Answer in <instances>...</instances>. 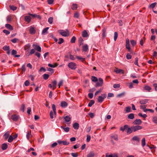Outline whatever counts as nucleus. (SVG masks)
<instances>
[{
  "mask_svg": "<svg viewBox=\"0 0 157 157\" xmlns=\"http://www.w3.org/2000/svg\"><path fill=\"white\" fill-rule=\"evenodd\" d=\"M125 130H127L126 132L128 134H130L133 131V126L129 127L127 124L124 125L123 127H121L120 128V130L123 132Z\"/></svg>",
  "mask_w": 157,
  "mask_h": 157,
  "instance_id": "obj_1",
  "label": "nucleus"
},
{
  "mask_svg": "<svg viewBox=\"0 0 157 157\" xmlns=\"http://www.w3.org/2000/svg\"><path fill=\"white\" fill-rule=\"evenodd\" d=\"M66 31H65L63 30H60L58 31V32L62 36L66 37L68 36L69 35L68 30L67 29Z\"/></svg>",
  "mask_w": 157,
  "mask_h": 157,
  "instance_id": "obj_2",
  "label": "nucleus"
},
{
  "mask_svg": "<svg viewBox=\"0 0 157 157\" xmlns=\"http://www.w3.org/2000/svg\"><path fill=\"white\" fill-rule=\"evenodd\" d=\"M106 95L105 94H101V96H98L97 99L99 103L102 102L104 99L106 98Z\"/></svg>",
  "mask_w": 157,
  "mask_h": 157,
  "instance_id": "obj_3",
  "label": "nucleus"
},
{
  "mask_svg": "<svg viewBox=\"0 0 157 157\" xmlns=\"http://www.w3.org/2000/svg\"><path fill=\"white\" fill-rule=\"evenodd\" d=\"M67 66L69 68L72 70H75L77 67L76 64L73 62H71L68 63Z\"/></svg>",
  "mask_w": 157,
  "mask_h": 157,
  "instance_id": "obj_4",
  "label": "nucleus"
},
{
  "mask_svg": "<svg viewBox=\"0 0 157 157\" xmlns=\"http://www.w3.org/2000/svg\"><path fill=\"white\" fill-rule=\"evenodd\" d=\"M103 84V81L101 78H99L98 79V82H97L95 85V87H101L102 86Z\"/></svg>",
  "mask_w": 157,
  "mask_h": 157,
  "instance_id": "obj_5",
  "label": "nucleus"
},
{
  "mask_svg": "<svg viewBox=\"0 0 157 157\" xmlns=\"http://www.w3.org/2000/svg\"><path fill=\"white\" fill-rule=\"evenodd\" d=\"M29 32L30 34L33 35L36 33V30L34 27L31 26L29 27Z\"/></svg>",
  "mask_w": 157,
  "mask_h": 157,
  "instance_id": "obj_6",
  "label": "nucleus"
},
{
  "mask_svg": "<svg viewBox=\"0 0 157 157\" xmlns=\"http://www.w3.org/2000/svg\"><path fill=\"white\" fill-rule=\"evenodd\" d=\"M33 47L34 48V49H36L39 52H41V48L39 45L33 44Z\"/></svg>",
  "mask_w": 157,
  "mask_h": 157,
  "instance_id": "obj_7",
  "label": "nucleus"
},
{
  "mask_svg": "<svg viewBox=\"0 0 157 157\" xmlns=\"http://www.w3.org/2000/svg\"><path fill=\"white\" fill-rule=\"evenodd\" d=\"M133 132H135L137 131L140 130L142 128V127L139 125H136L135 126H133Z\"/></svg>",
  "mask_w": 157,
  "mask_h": 157,
  "instance_id": "obj_8",
  "label": "nucleus"
},
{
  "mask_svg": "<svg viewBox=\"0 0 157 157\" xmlns=\"http://www.w3.org/2000/svg\"><path fill=\"white\" fill-rule=\"evenodd\" d=\"M126 47L129 51L131 50V48L130 46L129 40L127 38L126 39Z\"/></svg>",
  "mask_w": 157,
  "mask_h": 157,
  "instance_id": "obj_9",
  "label": "nucleus"
},
{
  "mask_svg": "<svg viewBox=\"0 0 157 157\" xmlns=\"http://www.w3.org/2000/svg\"><path fill=\"white\" fill-rule=\"evenodd\" d=\"M142 121L140 119H136L133 121L132 123L134 125H140L141 124Z\"/></svg>",
  "mask_w": 157,
  "mask_h": 157,
  "instance_id": "obj_10",
  "label": "nucleus"
},
{
  "mask_svg": "<svg viewBox=\"0 0 157 157\" xmlns=\"http://www.w3.org/2000/svg\"><path fill=\"white\" fill-rule=\"evenodd\" d=\"M82 51L83 52H86L88 50V46L87 44H85L82 47Z\"/></svg>",
  "mask_w": 157,
  "mask_h": 157,
  "instance_id": "obj_11",
  "label": "nucleus"
},
{
  "mask_svg": "<svg viewBox=\"0 0 157 157\" xmlns=\"http://www.w3.org/2000/svg\"><path fill=\"white\" fill-rule=\"evenodd\" d=\"M135 118L134 114L133 113H131L128 115L126 118L127 119L132 120Z\"/></svg>",
  "mask_w": 157,
  "mask_h": 157,
  "instance_id": "obj_12",
  "label": "nucleus"
},
{
  "mask_svg": "<svg viewBox=\"0 0 157 157\" xmlns=\"http://www.w3.org/2000/svg\"><path fill=\"white\" fill-rule=\"evenodd\" d=\"M60 105L62 107H65L67 106L68 104L66 101H63L61 102Z\"/></svg>",
  "mask_w": 157,
  "mask_h": 157,
  "instance_id": "obj_13",
  "label": "nucleus"
},
{
  "mask_svg": "<svg viewBox=\"0 0 157 157\" xmlns=\"http://www.w3.org/2000/svg\"><path fill=\"white\" fill-rule=\"evenodd\" d=\"M12 119L14 121H17L18 119V116L16 115H13L11 116Z\"/></svg>",
  "mask_w": 157,
  "mask_h": 157,
  "instance_id": "obj_14",
  "label": "nucleus"
},
{
  "mask_svg": "<svg viewBox=\"0 0 157 157\" xmlns=\"http://www.w3.org/2000/svg\"><path fill=\"white\" fill-rule=\"evenodd\" d=\"M17 53V52L16 50L13 49L12 51L11 54L13 55L15 57H18L20 56V55H16Z\"/></svg>",
  "mask_w": 157,
  "mask_h": 157,
  "instance_id": "obj_15",
  "label": "nucleus"
},
{
  "mask_svg": "<svg viewBox=\"0 0 157 157\" xmlns=\"http://www.w3.org/2000/svg\"><path fill=\"white\" fill-rule=\"evenodd\" d=\"M5 27L10 30H12L13 29V27L10 24H7L5 25Z\"/></svg>",
  "mask_w": 157,
  "mask_h": 157,
  "instance_id": "obj_16",
  "label": "nucleus"
},
{
  "mask_svg": "<svg viewBox=\"0 0 157 157\" xmlns=\"http://www.w3.org/2000/svg\"><path fill=\"white\" fill-rule=\"evenodd\" d=\"M25 20L28 23H29L31 21V18L29 16H27L25 17Z\"/></svg>",
  "mask_w": 157,
  "mask_h": 157,
  "instance_id": "obj_17",
  "label": "nucleus"
},
{
  "mask_svg": "<svg viewBox=\"0 0 157 157\" xmlns=\"http://www.w3.org/2000/svg\"><path fill=\"white\" fill-rule=\"evenodd\" d=\"M82 36L84 37H87L88 36V35L87 31L86 30H84L82 32Z\"/></svg>",
  "mask_w": 157,
  "mask_h": 157,
  "instance_id": "obj_18",
  "label": "nucleus"
},
{
  "mask_svg": "<svg viewBox=\"0 0 157 157\" xmlns=\"http://www.w3.org/2000/svg\"><path fill=\"white\" fill-rule=\"evenodd\" d=\"M148 100L147 99H143L140 101V103L141 104H145L148 102Z\"/></svg>",
  "mask_w": 157,
  "mask_h": 157,
  "instance_id": "obj_19",
  "label": "nucleus"
},
{
  "mask_svg": "<svg viewBox=\"0 0 157 157\" xmlns=\"http://www.w3.org/2000/svg\"><path fill=\"white\" fill-rule=\"evenodd\" d=\"M114 71L117 73H121L124 74V71L123 70L121 69H116Z\"/></svg>",
  "mask_w": 157,
  "mask_h": 157,
  "instance_id": "obj_20",
  "label": "nucleus"
},
{
  "mask_svg": "<svg viewBox=\"0 0 157 157\" xmlns=\"http://www.w3.org/2000/svg\"><path fill=\"white\" fill-rule=\"evenodd\" d=\"M79 127V124L77 123H75L73 124V127L76 129H78Z\"/></svg>",
  "mask_w": 157,
  "mask_h": 157,
  "instance_id": "obj_21",
  "label": "nucleus"
},
{
  "mask_svg": "<svg viewBox=\"0 0 157 157\" xmlns=\"http://www.w3.org/2000/svg\"><path fill=\"white\" fill-rule=\"evenodd\" d=\"M125 111L126 113H128L131 111V108L130 106L126 107L125 109Z\"/></svg>",
  "mask_w": 157,
  "mask_h": 157,
  "instance_id": "obj_22",
  "label": "nucleus"
},
{
  "mask_svg": "<svg viewBox=\"0 0 157 157\" xmlns=\"http://www.w3.org/2000/svg\"><path fill=\"white\" fill-rule=\"evenodd\" d=\"M49 29V27H46L44 28L42 31V34L45 35L48 33V30Z\"/></svg>",
  "mask_w": 157,
  "mask_h": 157,
  "instance_id": "obj_23",
  "label": "nucleus"
},
{
  "mask_svg": "<svg viewBox=\"0 0 157 157\" xmlns=\"http://www.w3.org/2000/svg\"><path fill=\"white\" fill-rule=\"evenodd\" d=\"M106 28H104L102 30V37L104 38L106 36Z\"/></svg>",
  "mask_w": 157,
  "mask_h": 157,
  "instance_id": "obj_24",
  "label": "nucleus"
},
{
  "mask_svg": "<svg viewBox=\"0 0 157 157\" xmlns=\"http://www.w3.org/2000/svg\"><path fill=\"white\" fill-rule=\"evenodd\" d=\"M7 147L8 146L7 144L4 143L2 145V148L3 150H5L7 148Z\"/></svg>",
  "mask_w": 157,
  "mask_h": 157,
  "instance_id": "obj_25",
  "label": "nucleus"
},
{
  "mask_svg": "<svg viewBox=\"0 0 157 157\" xmlns=\"http://www.w3.org/2000/svg\"><path fill=\"white\" fill-rule=\"evenodd\" d=\"M10 136V132L8 131L6 132L4 135V136L5 137V139L6 140Z\"/></svg>",
  "mask_w": 157,
  "mask_h": 157,
  "instance_id": "obj_26",
  "label": "nucleus"
},
{
  "mask_svg": "<svg viewBox=\"0 0 157 157\" xmlns=\"http://www.w3.org/2000/svg\"><path fill=\"white\" fill-rule=\"evenodd\" d=\"M52 109L54 112V113L55 116L56 115V107L55 104H53L52 105Z\"/></svg>",
  "mask_w": 157,
  "mask_h": 157,
  "instance_id": "obj_27",
  "label": "nucleus"
},
{
  "mask_svg": "<svg viewBox=\"0 0 157 157\" xmlns=\"http://www.w3.org/2000/svg\"><path fill=\"white\" fill-rule=\"evenodd\" d=\"M144 89L147 91L149 92L151 89L149 86H146L144 87Z\"/></svg>",
  "mask_w": 157,
  "mask_h": 157,
  "instance_id": "obj_28",
  "label": "nucleus"
},
{
  "mask_svg": "<svg viewBox=\"0 0 157 157\" xmlns=\"http://www.w3.org/2000/svg\"><path fill=\"white\" fill-rule=\"evenodd\" d=\"M156 4L157 3L156 2L153 3L151 4L148 6V8H150L153 9L155 7Z\"/></svg>",
  "mask_w": 157,
  "mask_h": 157,
  "instance_id": "obj_29",
  "label": "nucleus"
},
{
  "mask_svg": "<svg viewBox=\"0 0 157 157\" xmlns=\"http://www.w3.org/2000/svg\"><path fill=\"white\" fill-rule=\"evenodd\" d=\"M132 140H135L137 141L138 142H139L140 141V139L137 136H134L132 139Z\"/></svg>",
  "mask_w": 157,
  "mask_h": 157,
  "instance_id": "obj_30",
  "label": "nucleus"
},
{
  "mask_svg": "<svg viewBox=\"0 0 157 157\" xmlns=\"http://www.w3.org/2000/svg\"><path fill=\"white\" fill-rule=\"evenodd\" d=\"M94 155V153L93 151H91L87 155V157H93Z\"/></svg>",
  "mask_w": 157,
  "mask_h": 157,
  "instance_id": "obj_31",
  "label": "nucleus"
},
{
  "mask_svg": "<svg viewBox=\"0 0 157 157\" xmlns=\"http://www.w3.org/2000/svg\"><path fill=\"white\" fill-rule=\"evenodd\" d=\"M64 119L65 121L67 122L70 121L71 120V118L68 116H66L65 117H64Z\"/></svg>",
  "mask_w": 157,
  "mask_h": 157,
  "instance_id": "obj_32",
  "label": "nucleus"
},
{
  "mask_svg": "<svg viewBox=\"0 0 157 157\" xmlns=\"http://www.w3.org/2000/svg\"><path fill=\"white\" fill-rule=\"evenodd\" d=\"M30 46V44H28L25 46L24 49L25 50H28L29 49Z\"/></svg>",
  "mask_w": 157,
  "mask_h": 157,
  "instance_id": "obj_33",
  "label": "nucleus"
},
{
  "mask_svg": "<svg viewBox=\"0 0 157 157\" xmlns=\"http://www.w3.org/2000/svg\"><path fill=\"white\" fill-rule=\"evenodd\" d=\"M152 121L155 124H157V116H154L152 118Z\"/></svg>",
  "mask_w": 157,
  "mask_h": 157,
  "instance_id": "obj_34",
  "label": "nucleus"
},
{
  "mask_svg": "<svg viewBox=\"0 0 157 157\" xmlns=\"http://www.w3.org/2000/svg\"><path fill=\"white\" fill-rule=\"evenodd\" d=\"M111 138L112 139H113L116 141H117L118 140V136L116 135L111 136Z\"/></svg>",
  "mask_w": 157,
  "mask_h": 157,
  "instance_id": "obj_35",
  "label": "nucleus"
},
{
  "mask_svg": "<svg viewBox=\"0 0 157 157\" xmlns=\"http://www.w3.org/2000/svg\"><path fill=\"white\" fill-rule=\"evenodd\" d=\"M83 39L82 38L80 37V38H79L78 42L79 44V46H80L81 45L83 44Z\"/></svg>",
  "mask_w": 157,
  "mask_h": 157,
  "instance_id": "obj_36",
  "label": "nucleus"
},
{
  "mask_svg": "<svg viewBox=\"0 0 157 157\" xmlns=\"http://www.w3.org/2000/svg\"><path fill=\"white\" fill-rule=\"evenodd\" d=\"M141 144L143 147H144L145 145V138H143L141 140Z\"/></svg>",
  "mask_w": 157,
  "mask_h": 157,
  "instance_id": "obj_37",
  "label": "nucleus"
},
{
  "mask_svg": "<svg viewBox=\"0 0 157 157\" xmlns=\"http://www.w3.org/2000/svg\"><path fill=\"white\" fill-rule=\"evenodd\" d=\"M91 80L93 82H97L98 80L97 78L94 76H92L91 77Z\"/></svg>",
  "mask_w": 157,
  "mask_h": 157,
  "instance_id": "obj_38",
  "label": "nucleus"
},
{
  "mask_svg": "<svg viewBox=\"0 0 157 157\" xmlns=\"http://www.w3.org/2000/svg\"><path fill=\"white\" fill-rule=\"evenodd\" d=\"M61 128H62L64 131L66 132H68L69 131L70 128L69 127L64 128L63 127L61 126Z\"/></svg>",
  "mask_w": 157,
  "mask_h": 157,
  "instance_id": "obj_39",
  "label": "nucleus"
},
{
  "mask_svg": "<svg viewBox=\"0 0 157 157\" xmlns=\"http://www.w3.org/2000/svg\"><path fill=\"white\" fill-rule=\"evenodd\" d=\"M77 8V5L76 4H73L71 6V9L73 10H76Z\"/></svg>",
  "mask_w": 157,
  "mask_h": 157,
  "instance_id": "obj_40",
  "label": "nucleus"
},
{
  "mask_svg": "<svg viewBox=\"0 0 157 157\" xmlns=\"http://www.w3.org/2000/svg\"><path fill=\"white\" fill-rule=\"evenodd\" d=\"M76 57L78 59L81 60L82 62H83L85 60V58L81 57L78 56H76Z\"/></svg>",
  "mask_w": 157,
  "mask_h": 157,
  "instance_id": "obj_41",
  "label": "nucleus"
},
{
  "mask_svg": "<svg viewBox=\"0 0 157 157\" xmlns=\"http://www.w3.org/2000/svg\"><path fill=\"white\" fill-rule=\"evenodd\" d=\"M14 139V138L12 137V136H10L9 138V139L8 140V141L9 142L11 143V142Z\"/></svg>",
  "mask_w": 157,
  "mask_h": 157,
  "instance_id": "obj_42",
  "label": "nucleus"
},
{
  "mask_svg": "<svg viewBox=\"0 0 157 157\" xmlns=\"http://www.w3.org/2000/svg\"><path fill=\"white\" fill-rule=\"evenodd\" d=\"M94 103V101L93 100H91L90 102L89 103L88 106L89 107H91Z\"/></svg>",
  "mask_w": 157,
  "mask_h": 157,
  "instance_id": "obj_43",
  "label": "nucleus"
},
{
  "mask_svg": "<svg viewBox=\"0 0 157 157\" xmlns=\"http://www.w3.org/2000/svg\"><path fill=\"white\" fill-rule=\"evenodd\" d=\"M56 81H54L52 82V86L53 87V89L54 90L55 89L56 87Z\"/></svg>",
  "mask_w": 157,
  "mask_h": 157,
  "instance_id": "obj_44",
  "label": "nucleus"
},
{
  "mask_svg": "<svg viewBox=\"0 0 157 157\" xmlns=\"http://www.w3.org/2000/svg\"><path fill=\"white\" fill-rule=\"evenodd\" d=\"M138 115L139 116L144 118H145L147 117V116L146 115V114H142V113H139L138 114Z\"/></svg>",
  "mask_w": 157,
  "mask_h": 157,
  "instance_id": "obj_45",
  "label": "nucleus"
},
{
  "mask_svg": "<svg viewBox=\"0 0 157 157\" xmlns=\"http://www.w3.org/2000/svg\"><path fill=\"white\" fill-rule=\"evenodd\" d=\"M2 48L5 51H6L10 49L9 46L7 45L4 46Z\"/></svg>",
  "mask_w": 157,
  "mask_h": 157,
  "instance_id": "obj_46",
  "label": "nucleus"
},
{
  "mask_svg": "<svg viewBox=\"0 0 157 157\" xmlns=\"http://www.w3.org/2000/svg\"><path fill=\"white\" fill-rule=\"evenodd\" d=\"M10 8L13 11H14L17 9V7L16 6H9Z\"/></svg>",
  "mask_w": 157,
  "mask_h": 157,
  "instance_id": "obj_47",
  "label": "nucleus"
},
{
  "mask_svg": "<svg viewBox=\"0 0 157 157\" xmlns=\"http://www.w3.org/2000/svg\"><path fill=\"white\" fill-rule=\"evenodd\" d=\"M59 41L58 43L59 44H60L64 42V40L62 38H60L59 39Z\"/></svg>",
  "mask_w": 157,
  "mask_h": 157,
  "instance_id": "obj_48",
  "label": "nucleus"
},
{
  "mask_svg": "<svg viewBox=\"0 0 157 157\" xmlns=\"http://www.w3.org/2000/svg\"><path fill=\"white\" fill-rule=\"evenodd\" d=\"M76 40V37L75 36H73L71 39V43H75Z\"/></svg>",
  "mask_w": 157,
  "mask_h": 157,
  "instance_id": "obj_49",
  "label": "nucleus"
},
{
  "mask_svg": "<svg viewBox=\"0 0 157 157\" xmlns=\"http://www.w3.org/2000/svg\"><path fill=\"white\" fill-rule=\"evenodd\" d=\"M25 105L24 104H22L21 106L20 109L23 112H24L25 111Z\"/></svg>",
  "mask_w": 157,
  "mask_h": 157,
  "instance_id": "obj_50",
  "label": "nucleus"
},
{
  "mask_svg": "<svg viewBox=\"0 0 157 157\" xmlns=\"http://www.w3.org/2000/svg\"><path fill=\"white\" fill-rule=\"evenodd\" d=\"M53 21V18L52 17H50L48 19V22L50 24L52 23Z\"/></svg>",
  "mask_w": 157,
  "mask_h": 157,
  "instance_id": "obj_51",
  "label": "nucleus"
},
{
  "mask_svg": "<svg viewBox=\"0 0 157 157\" xmlns=\"http://www.w3.org/2000/svg\"><path fill=\"white\" fill-rule=\"evenodd\" d=\"M118 37V33L117 32H115L114 33V40L115 41Z\"/></svg>",
  "mask_w": 157,
  "mask_h": 157,
  "instance_id": "obj_52",
  "label": "nucleus"
},
{
  "mask_svg": "<svg viewBox=\"0 0 157 157\" xmlns=\"http://www.w3.org/2000/svg\"><path fill=\"white\" fill-rule=\"evenodd\" d=\"M131 44L133 46H134L136 44V41L134 40H131L130 41Z\"/></svg>",
  "mask_w": 157,
  "mask_h": 157,
  "instance_id": "obj_53",
  "label": "nucleus"
},
{
  "mask_svg": "<svg viewBox=\"0 0 157 157\" xmlns=\"http://www.w3.org/2000/svg\"><path fill=\"white\" fill-rule=\"evenodd\" d=\"M49 77V75L48 74H44L43 75V78L45 80L47 79Z\"/></svg>",
  "mask_w": 157,
  "mask_h": 157,
  "instance_id": "obj_54",
  "label": "nucleus"
},
{
  "mask_svg": "<svg viewBox=\"0 0 157 157\" xmlns=\"http://www.w3.org/2000/svg\"><path fill=\"white\" fill-rule=\"evenodd\" d=\"M120 87V85L119 84H115L113 85V87L114 88H119Z\"/></svg>",
  "mask_w": 157,
  "mask_h": 157,
  "instance_id": "obj_55",
  "label": "nucleus"
},
{
  "mask_svg": "<svg viewBox=\"0 0 157 157\" xmlns=\"http://www.w3.org/2000/svg\"><path fill=\"white\" fill-rule=\"evenodd\" d=\"M71 154L73 157H77L78 156L77 153H71Z\"/></svg>",
  "mask_w": 157,
  "mask_h": 157,
  "instance_id": "obj_56",
  "label": "nucleus"
},
{
  "mask_svg": "<svg viewBox=\"0 0 157 157\" xmlns=\"http://www.w3.org/2000/svg\"><path fill=\"white\" fill-rule=\"evenodd\" d=\"M3 32L6 35H8L10 33V32L7 30L4 29L3 30Z\"/></svg>",
  "mask_w": 157,
  "mask_h": 157,
  "instance_id": "obj_57",
  "label": "nucleus"
},
{
  "mask_svg": "<svg viewBox=\"0 0 157 157\" xmlns=\"http://www.w3.org/2000/svg\"><path fill=\"white\" fill-rule=\"evenodd\" d=\"M155 36L154 35H152L151 38V40L154 41V43H155Z\"/></svg>",
  "mask_w": 157,
  "mask_h": 157,
  "instance_id": "obj_58",
  "label": "nucleus"
},
{
  "mask_svg": "<svg viewBox=\"0 0 157 157\" xmlns=\"http://www.w3.org/2000/svg\"><path fill=\"white\" fill-rule=\"evenodd\" d=\"M69 57L70 59L72 60H73L75 59V57L74 55L71 54L70 55Z\"/></svg>",
  "mask_w": 157,
  "mask_h": 157,
  "instance_id": "obj_59",
  "label": "nucleus"
},
{
  "mask_svg": "<svg viewBox=\"0 0 157 157\" xmlns=\"http://www.w3.org/2000/svg\"><path fill=\"white\" fill-rule=\"evenodd\" d=\"M126 57L128 59H131L132 57L130 54H129V53H128L127 54Z\"/></svg>",
  "mask_w": 157,
  "mask_h": 157,
  "instance_id": "obj_60",
  "label": "nucleus"
},
{
  "mask_svg": "<svg viewBox=\"0 0 157 157\" xmlns=\"http://www.w3.org/2000/svg\"><path fill=\"white\" fill-rule=\"evenodd\" d=\"M102 90V89H100L99 90L97 91L95 93V96H96L99 93H101Z\"/></svg>",
  "mask_w": 157,
  "mask_h": 157,
  "instance_id": "obj_61",
  "label": "nucleus"
},
{
  "mask_svg": "<svg viewBox=\"0 0 157 157\" xmlns=\"http://www.w3.org/2000/svg\"><path fill=\"white\" fill-rule=\"evenodd\" d=\"M29 82L28 80L26 81L24 83V84L26 86H29Z\"/></svg>",
  "mask_w": 157,
  "mask_h": 157,
  "instance_id": "obj_62",
  "label": "nucleus"
},
{
  "mask_svg": "<svg viewBox=\"0 0 157 157\" xmlns=\"http://www.w3.org/2000/svg\"><path fill=\"white\" fill-rule=\"evenodd\" d=\"M48 71L51 72V73H53L54 72V70L53 69L51 68H48Z\"/></svg>",
  "mask_w": 157,
  "mask_h": 157,
  "instance_id": "obj_63",
  "label": "nucleus"
},
{
  "mask_svg": "<svg viewBox=\"0 0 157 157\" xmlns=\"http://www.w3.org/2000/svg\"><path fill=\"white\" fill-rule=\"evenodd\" d=\"M21 69L23 72H25V71L26 69L25 65L24 64L22 66Z\"/></svg>",
  "mask_w": 157,
  "mask_h": 157,
  "instance_id": "obj_64",
  "label": "nucleus"
}]
</instances>
